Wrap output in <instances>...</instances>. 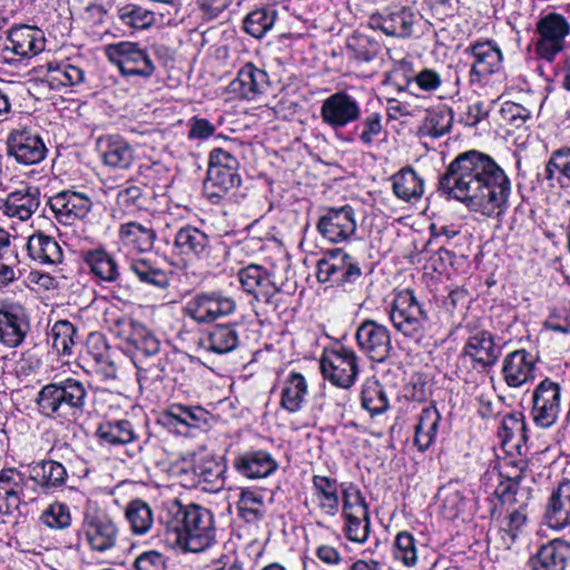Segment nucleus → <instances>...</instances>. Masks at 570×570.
Segmentation results:
<instances>
[{
  "label": "nucleus",
  "mask_w": 570,
  "mask_h": 570,
  "mask_svg": "<svg viewBox=\"0 0 570 570\" xmlns=\"http://www.w3.org/2000/svg\"><path fill=\"white\" fill-rule=\"evenodd\" d=\"M438 191L471 212L501 219L509 208L511 181L490 155L471 149L446 166L439 177Z\"/></svg>",
  "instance_id": "f257e3e1"
},
{
  "label": "nucleus",
  "mask_w": 570,
  "mask_h": 570,
  "mask_svg": "<svg viewBox=\"0 0 570 570\" xmlns=\"http://www.w3.org/2000/svg\"><path fill=\"white\" fill-rule=\"evenodd\" d=\"M161 522L164 541L171 548L200 552L215 542L214 515L198 504L184 505L175 499L167 504Z\"/></svg>",
  "instance_id": "f03ea898"
},
{
  "label": "nucleus",
  "mask_w": 570,
  "mask_h": 570,
  "mask_svg": "<svg viewBox=\"0 0 570 570\" xmlns=\"http://www.w3.org/2000/svg\"><path fill=\"white\" fill-rule=\"evenodd\" d=\"M89 384L75 377L48 383L37 394L38 411L53 421L79 423L89 413Z\"/></svg>",
  "instance_id": "7ed1b4c3"
},
{
  "label": "nucleus",
  "mask_w": 570,
  "mask_h": 570,
  "mask_svg": "<svg viewBox=\"0 0 570 570\" xmlns=\"http://www.w3.org/2000/svg\"><path fill=\"white\" fill-rule=\"evenodd\" d=\"M238 159L228 150L214 148L209 153L207 176L204 181V194L213 203L238 188L242 183Z\"/></svg>",
  "instance_id": "20e7f679"
},
{
  "label": "nucleus",
  "mask_w": 570,
  "mask_h": 570,
  "mask_svg": "<svg viewBox=\"0 0 570 570\" xmlns=\"http://www.w3.org/2000/svg\"><path fill=\"white\" fill-rule=\"evenodd\" d=\"M316 277L320 283H332L345 292L362 284L363 272L358 263L342 248L328 249L318 259Z\"/></svg>",
  "instance_id": "39448f33"
},
{
  "label": "nucleus",
  "mask_w": 570,
  "mask_h": 570,
  "mask_svg": "<svg viewBox=\"0 0 570 570\" xmlns=\"http://www.w3.org/2000/svg\"><path fill=\"white\" fill-rule=\"evenodd\" d=\"M79 535L85 539L95 552H106L117 546L119 528L115 519L96 505H87L83 510Z\"/></svg>",
  "instance_id": "423d86ee"
},
{
  "label": "nucleus",
  "mask_w": 570,
  "mask_h": 570,
  "mask_svg": "<svg viewBox=\"0 0 570 570\" xmlns=\"http://www.w3.org/2000/svg\"><path fill=\"white\" fill-rule=\"evenodd\" d=\"M534 33L537 55L552 62L566 48V39L570 35V22L561 13L548 12L535 22Z\"/></svg>",
  "instance_id": "0eeeda50"
},
{
  "label": "nucleus",
  "mask_w": 570,
  "mask_h": 570,
  "mask_svg": "<svg viewBox=\"0 0 570 570\" xmlns=\"http://www.w3.org/2000/svg\"><path fill=\"white\" fill-rule=\"evenodd\" d=\"M46 39L42 30L28 24L13 26L7 31L0 60L16 66L26 59H31L45 50Z\"/></svg>",
  "instance_id": "6e6552de"
},
{
  "label": "nucleus",
  "mask_w": 570,
  "mask_h": 570,
  "mask_svg": "<svg viewBox=\"0 0 570 570\" xmlns=\"http://www.w3.org/2000/svg\"><path fill=\"white\" fill-rule=\"evenodd\" d=\"M173 245L178 255L205 261L208 265L218 264L219 252L226 254L223 242L191 225L175 233Z\"/></svg>",
  "instance_id": "1a4fd4ad"
},
{
  "label": "nucleus",
  "mask_w": 570,
  "mask_h": 570,
  "mask_svg": "<svg viewBox=\"0 0 570 570\" xmlns=\"http://www.w3.org/2000/svg\"><path fill=\"white\" fill-rule=\"evenodd\" d=\"M106 55L125 77L150 78L156 70L148 50L136 42L121 41L109 45Z\"/></svg>",
  "instance_id": "9d476101"
},
{
  "label": "nucleus",
  "mask_w": 570,
  "mask_h": 570,
  "mask_svg": "<svg viewBox=\"0 0 570 570\" xmlns=\"http://www.w3.org/2000/svg\"><path fill=\"white\" fill-rule=\"evenodd\" d=\"M320 367L326 380L343 389L351 387L358 374L355 352L340 344L324 350Z\"/></svg>",
  "instance_id": "9b49d317"
},
{
  "label": "nucleus",
  "mask_w": 570,
  "mask_h": 570,
  "mask_svg": "<svg viewBox=\"0 0 570 570\" xmlns=\"http://www.w3.org/2000/svg\"><path fill=\"white\" fill-rule=\"evenodd\" d=\"M390 318L394 327L404 336L415 338L422 336L429 316L413 291L405 289L395 296Z\"/></svg>",
  "instance_id": "f8f14e48"
},
{
  "label": "nucleus",
  "mask_w": 570,
  "mask_h": 570,
  "mask_svg": "<svg viewBox=\"0 0 570 570\" xmlns=\"http://www.w3.org/2000/svg\"><path fill=\"white\" fill-rule=\"evenodd\" d=\"M420 13L412 6L393 4L370 16L368 24L390 37L409 38L414 24L420 21Z\"/></svg>",
  "instance_id": "ddd939ff"
},
{
  "label": "nucleus",
  "mask_w": 570,
  "mask_h": 570,
  "mask_svg": "<svg viewBox=\"0 0 570 570\" xmlns=\"http://www.w3.org/2000/svg\"><path fill=\"white\" fill-rule=\"evenodd\" d=\"M320 115L323 124L337 131L360 120L362 109L352 92L338 90L323 100Z\"/></svg>",
  "instance_id": "4468645a"
},
{
  "label": "nucleus",
  "mask_w": 570,
  "mask_h": 570,
  "mask_svg": "<svg viewBox=\"0 0 570 570\" xmlns=\"http://www.w3.org/2000/svg\"><path fill=\"white\" fill-rule=\"evenodd\" d=\"M531 417L541 429L551 428L558 420L561 407V386L550 379L542 380L533 390Z\"/></svg>",
  "instance_id": "2eb2a0df"
},
{
  "label": "nucleus",
  "mask_w": 570,
  "mask_h": 570,
  "mask_svg": "<svg viewBox=\"0 0 570 570\" xmlns=\"http://www.w3.org/2000/svg\"><path fill=\"white\" fill-rule=\"evenodd\" d=\"M237 278L242 289L252 295L257 302L272 306L275 311L278 306L275 297L281 288L273 279V273L258 264H249L237 272Z\"/></svg>",
  "instance_id": "dca6fc26"
},
{
  "label": "nucleus",
  "mask_w": 570,
  "mask_h": 570,
  "mask_svg": "<svg viewBox=\"0 0 570 570\" xmlns=\"http://www.w3.org/2000/svg\"><path fill=\"white\" fill-rule=\"evenodd\" d=\"M316 229L333 244L350 239L356 232L354 208L350 205L325 208L317 220Z\"/></svg>",
  "instance_id": "f3484780"
},
{
  "label": "nucleus",
  "mask_w": 570,
  "mask_h": 570,
  "mask_svg": "<svg viewBox=\"0 0 570 570\" xmlns=\"http://www.w3.org/2000/svg\"><path fill=\"white\" fill-rule=\"evenodd\" d=\"M236 308L233 298L217 292L195 295L186 305L185 314L197 323H210L220 316L232 314Z\"/></svg>",
  "instance_id": "a211bd4d"
},
{
  "label": "nucleus",
  "mask_w": 570,
  "mask_h": 570,
  "mask_svg": "<svg viewBox=\"0 0 570 570\" xmlns=\"http://www.w3.org/2000/svg\"><path fill=\"white\" fill-rule=\"evenodd\" d=\"M355 338L360 350L374 362H384L393 348L387 327L373 320H365L358 325Z\"/></svg>",
  "instance_id": "6ab92c4d"
},
{
  "label": "nucleus",
  "mask_w": 570,
  "mask_h": 570,
  "mask_svg": "<svg viewBox=\"0 0 570 570\" xmlns=\"http://www.w3.org/2000/svg\"><path fill=\"white\" fill-rule=\"evenodd\" d=\"M7 147L8 155L23 165L39 164L48 151L42 138L27 127L11 130L7 138Z\"/></svg>",
  "instance_id": "aec40b11"
},
{
  "label": "nucleus",
  "mask_w": 570,
  "mask_h": 570,
  "mask_svg": "<svg viewBox=\"0 0 570 570\" xmlns=\"http://www.w3.org/2000/svg\"><path fill=\"white\" fill-rule=\"evenodd\" d=\"M510 463L513 464L517 471L513 473L500 471L501 480L494 490V495L503 505L509 508L519 507V504L528 507L532 499V488L523 484L528 465L523 461L519 463L511 461Z\"/></svg>",
  "instance_id": "412c9836"
},
{
  "label": "nucleus",
  "mask_w": 570,
  "mask_h": 570,
  "mask_svg": "<svg viewBox=\"0 0 570 570\" xmlns=\"http://www.w3.org/2000/svg\"><path fill=\"white\" fill-rule=\"evenodd\" d=\"M48 204L56 219L66 226L85 219L94 206L88 195L73 190H62L53 195L49 198Z\"/></svg>",
  "instance_id": "4be33fe9"
},
{
  "label": "nucleus",
  "mask_w": 570,
  "mask_h": 570,
  "mask_svg": "<svg viewBox=\"0 0 570 570\" xmlns=\"http://www.w3.org/2000/svg\"><path fill=\"white\" fill-rule=\"evenodd\" d=\"M462 356H469L472 360L474 370L488 372L498 363L501 347L495 344L491 332L480 330L468 337Z\"/></svg>",
  "instance_id": "5701e85b"
},
{
  "label": "nucleus",
  "mask_w": 570,
  "mask_h": 570,
  "mask_svg": "<svg viewBox=\"0 0 570 570\" xmlns=\"http://www.w3.org/2000/svg\"><path fill=\"white\" fill-rule=\"evenodd\" d=\"M570 564V541L552 539L538 547L528 561L529 570H567Z\"/></svg>",
  "instance_id": "b1692460"
},
{
  "label": "nucleus",
  "mask_w": 570,
  "mask_h": 570,
  "mask_svg": "<svg viewBox=\"0 0 570 570\" xmlns=\"http://www.w3.org/2000/svg\"><path fill=\"white\" fill-rule=\"evenodd\" d=\"M465 52L471 53L474 62L470 70L471 82H481L483 78L498 72L502 63V52L493 40L476 41Z\"/></svg>",
  "instance_id": "393cba45"
},
{
  "label": "nucleus",
  "mask_w": 570,
  "mask_h": 570,
  "mask_svg": "<svg viewBox=\"0 0 570 570\" xmlns=\"http://www.w3.org/2000/svg\"><path fill=\"white\" fill-rule=\"evenodd\" d=\"M30 330L26 309L18 304L0 308V343L8 347L19 346Z\"/></svg>",
  "instance_id": "a878e982"
},
{
  "label": "nucleus",
  "mask_w": 570,
  "mask_h": 570,
  "mask_svg": "<svg viewBox=\"0 0 570 570\" xmlns=\"http://www.w3.org/2000/svg\"><path fill=\"white\" fill-rule=\"evenodd\" d=\"M538 357L524 348L509 353L502 363V374L510 387L521 385L534 380Z\"/></svg>",
  "instance_id": "bb28decb"
},
{
  "label": "nucleus",
  "mask_w": 570,
  "mask_h": 570,
  "mask_svg": "<svg viewBox=\"0 0 570 570\" xmlns=\"http://www.w3.org/2000/svg\"><path fill=\"white\" fill-rule=\"evenodd\" d=\"M96 436L101 443L112 446L132 445L134 452L130 454L131 456L140 453L146 444V441H140L132 423L128 420H115L100 423L96 430Z\"/></svg>",
  "instance_id": "cd10ccee"
},
{
  "label": "nucleus",
  "mask_w": 570,
  "mask_h": 570,
  "mask_svg": "<svg viewBox=\"0 0 570 570\" xmlns=\"http://www.w3.org/2000/svg\"><path fill=\"white\" fill-rule=\"evenodd\" d=\"M233 466L242 476L256 480L272 475L278 469V463L268 451L249 450L238 454L233 460Z\"/></svg>",
  "instance_id": "c85d7f7f"
},
{
  "label": "nucleus",
  "mask_w": 570,
  "mask_h": 570,
  "mask_svg": "<svg viewBox=\"0 0 570 570\" xmlns=\"http://www.w3.org/2000/svg\"><path fill=\"white\" fill-rule=\"evenodd\" d=\"M269 87V77L263 69L253 63L243 66L237 77L229 83V91L243 99H254Z\"/></svg>",
  "instance_id": "c756f323"
},
{
  "label": "nucleus",
  "mask_w": 570,
  "mask_h": 570,
  "mask_svg": "<svg viewBox=\"0 0 570 570\" xmlns=\"http://www.w3.org/2000/svg\"><path fill=\"white\" fill-rule=\"evenodd\" d=\"M544 519L549 528L563 530L570 525V480L564 479L547 502Z\"/></svg>",
  "instance_id": "7c9ffc66"
},
{
  "label": "nucleus",
  "mask_w": 570,
  "mask_h": 570,
  "mask_svg": "<svg viewBox=\"0 0 570 570\" xmlns=\"http://www.w3.org/2000/svg\"><path fill=\"white\" fill-rule=\"evenodd\" d=\"M40 191L37 187H27L22 190L10 193L1 209L8 217H17L20 220L29 219L39 208Z\"/></svg>",
  "instance_id": "2f4dec72"
},
{
  "label": "nucleus",
  "mask_w": 570,
  "mask_h": 570,
  "mask_svg": "<svg viewBox=\"0 0 570 570\" xmlns=\"http://www.w3.org/2000/svg\"><path fill=\"white\" fill-rule=\"evenodd\" d=\"M104 163L114 168L127 169L134 161V149L120 136L109 135L98 141Z\"/></svg>",
  "instance_id": "473e14b6"
},
{
  "label": "nucleus",
  "mask_w": 570,
  "mask_h": 570,
  "mask_svg": "<svg viewBox=\"0 0 570 570\" xmlns=\"http://www.w3.org/2000/svg\"><path fill=\"white\" fill-rule=\"evenodd\" d=\"M27 250L32 261L43 265H57L63 257L58 242L42 232H37L28 238Z\"/></svg>",
  "instance_id": "72a5a7b5"
},
{
  "label": "nucleus",
  "mask_w": 570,
  "mask_h": 570,
  "mask_svg": "<svg viewBox=\"0 0 570 570\" xmlns=\"http://www.w3.org/2000/svg\"><path fill=\"white\" fill-rule=\"evenodd\" d=\"M236 323L216 324L212 326L203 345L216 354H227L236 350L239 345V334Z\"/></svg>",
  "instance_id": "f704fd0d"
},
{
  "label": "nucleus",
  "mask_w": 570,
  "mask_h": 570,
  "mask_svg": "<svg viewBox=\"0 0 570 570\" xmlns=\"http://www.w3.org/2000/svg\"><path fill=\"white\" fill-rule=\"evenodd\" d=\"M156 232L148 224L128 222L119 228V239L125 246H130L138 252H148L154 247Z\"/></svg>",
  "instance_id": "c9c22d12"
},
{
  "label": "nucleus",
  "mask_w": 570,
  "mask_h": 570,
  "mask_svg": "<svg viewBox=\"0 0 570 570\" xmlns=\"http://www.w3.org/2000/svg\"><path fill=\"white\" fill-rule=\"evenodd\" d=\"M393 191L404 202L417 200L424 193V180L412 167H404L392 176Z\"/></svg>",
  "instance_id": "e433bc0d"
},
{
  "label": "nucleus",
  "mask_w": 570,
  "mask_h": 570,
  "mask_svg": "<svg viewBox=\"0 0 570 570\" xmlns=\"http://www.w3.org/2000/svg\"><path fill=\"white\" fill-rule=\"evenodd\" d=\"M312 484L318 508L328 515H335L340 509L337 480L330 476L313 475Z\"/></svg>",
  "instance_id": "4c0bfd02"
},
{
  "label": "nucleus",
  "mask_w": 570,
  "mask_h": 570,
  "mask_svg": "<svg viewBox=\"0 0 570 570\" xmlns=\"http://www.w3.org/2000/svg\"><path fill=\"white\" fill-rule=\"evenodd\" d=\"M67 476L66 468L56 460H42L31 469V479L46 491L65 485Z\"/></svg>",
  "instance_id": "58836bf2"
},
{
  "label": "nucleus",
  "mask_w": 570,
  "mask_h": 570,
  "mask_svg": "<svg viewBox=\"0 0 570 570\" xmlns=\"http://www.w3.org/2000/svg\"><path fill=\"white\" fill-rule=\"evenodd\" d=\"M129 271L137 278L147 285L158 288H165L169 285L168 273L160 266L157 261L150 258H132L129 262Z\"/></svg>",
  "instance_id": "ea45409f"
},
{
  "label": "nucleus",
  "mask_w": 570,
  "mask_h": 570,
  "mask_svg": "<svg viewBox=\"0 0 570 570\" xmlns=\"http://www.w3.org/2000/svg\"><path fill=\"white\" fill-rule=\"evenodd\" d=\"M544 179L553 186L556 181L561 188L570 187V147H562L551 153L544 167Z\"/></svg>",
  "instance_id": "a19ab883"
},
{
  "label": "nucleus",
  "mask_w": 570,
  "mask_h": 570,
  "mask_svg": "<svg viewBox=\"0 0 570 570\" xmlns=\"http://www.w3.org/2000/svg\"><path fill=\"white\" fill-rule=\"evenodd\" d=\"M307 394V383L301 373L292 372L286 381L281 394V406L289 413L301 410L304 399Z\"/></svg>",
  "instance_id": "79ce46f5"
},
{
  "label": "nucleus",
  "mask_w": 570,
  "mask_h": 570,
  "mask_svg": "<svg viewBox=\"0 0 570 570\" xmlns=\"http://www.w3.org/2000/svg\"><path fill=\"white\" fill-rule=\"evenodd\" d=\"M277 10L274 6H265L252 10L243 20V30L254 38L264 37L275 24Z\"/></svg>",
  "instance_id": "37998d69"
},
{
  "label": "nucleus",
  "mask_w": 570,
  "mask_h": 570,
  "mask_svg": "<svg viewBox=\"0 0 570 570\" xmlns=\"http://www.w3.org/2000/svg\"><path fill=\"white\" fill-rule=\"evenodd\" d=\"M441 415L436 407H425L422 410L419 423L415 426L414 444L420 451L428 450L433 443Z\"/></svg>",
  "instance_id": "c03bdc74"
},
{
  "label": "nucleus",
  "mask_w": 570,
  "mask_h": 570,
  "mask_svg": "<svg viewBox=\"0 0 570 570\" xmlns=\"http://www.w3.org/2000/svg\"><path fill=\"white\" fill-rule=\"evenodd\" d=\"M199 484L208 491H217L224 487V473L226 465L215 459H204L193 468Z\"/></svg>",
  "instance_id": "a18cd8bd"
},
{
  "label": "nucleus",
  "mask_w": 570,
  "mask_h": 570,
  "mask_svg": "<svg viewBox=\"0 0 570 570\" xmlns=\"http://www.w3.org/2000/svg\"><path fill=\"white\" fill-rule=\"evenodd\" d=\"M125 517L134 534H146L153 527L154 513L149 504L140 499L130 501L125 510Z\"/></svg>",
  "instance_id": "49530a36"
},
{
  "label": "nucleus",
  "mask_w": 570,
  "mask_h": 570,
  "mask_svg": "<svg viewBox=\"0 0 570 570\" xmlns=\"http://www.w3.org/2000/svg\"><path fill=\"white\" fill-rule=\"evenodd\" d=\"M353 134L365 147H372L374 142L385 134L383 115L380 111H365V116L357 120Z\"/></svg>",
  "instance_id": "de8ad7c7"
},
{
  "label": "nucleus",
  "mask_w": 570,
  "mask_h": 570,
  "mask_svg": "<svg viewBox=\"0 0 570 570\" xmlns=\"http://www.w3.org/2000/svg\"><path fill=\"white\" fill-rule=\"evenodd\" d=\"M85 262L91 272L105 282H115L119 276L118 264L104 249H95L87 253Z\"/></svg>",
  "instance_id": "09e8293b"
},
{
  "label": "nucleus",
  "mask_w": 570,
  "mask_h": 570,
  "mask_svg": "<svg viewBox=\"0 0 570 570\" xmlns=\"http://www.w3.org/2000/svg\"><path fill=\"white\" fill-rule=\"evenodd\" d=\"M452 124V109L448 106H439L428 110L423 122V130L428 136L439 138L451 130Z\"/></svg>",
  "instance_id": "8fccbe9b"
},
{
  "label": "nucleus",
  "mask_w": 570,
  "mask_h": 570,
  "mask_svg": "<svg viewBox=\"0 0 570 570\" xmlns=\"http://www.w3.org/2000/svg\"><path fill=\"white\" fill-rule=\"evenodd\" d=\"M78 331L69 321L62 320L53 324L50 338L53 350L58 354H70L72 346L76 344Z\"/></svg>",
  "instance_id": "3c124183"
},
{
  "label": "nucleus",
  "mask_w": 570,
  "mask_h": 570,
  "mask_svg": "<svg viewBox=\"0 0 570 570\" xmlns=\"http://www.w3.org/2000/svg\"><path fill=\"white\" fill-rule=\"evenodd\" d=\"M361 403L372 416L382 414L389 409V400L383 386L377 382H370L363 386Z\"/></svg>",
  "instance_id": "603ef678"
},
{
  "label": "nucleus",
  "mask_w": 570,
  "mask_h": 570,
  "mask_svg": "<svg viewBox=\"0 0 570 570\" xmlns=\"http://www.w3.org/2000/svg\"><path fill=\"white\" fill-rule=\"evenodd\" d=\"M345 525L344 533L350 541L363 543L366 541L370 529V512L364 509H357V514H344Z\"/></svg>",
  "instance_id": "864d4df0"
},
{
  "label": "nucleus",
  "mask_w": 570,
  "mask_h": 570,
  "mask_svg": "<svg viewBox=\"0 0 570 570\" xmlns=\"http://www.w3.org/2000/svg\"><path fill=\"white\" fill-rule=\"evenodd\" d=\"M116 205L124 215H135L145 208L146 197L140 187L129 186L118 191Z\"/></svg>",
  "instance_id": "5fc2aeb1"
},
{
  "label": "nucleus",
  "mask_w": 570,
  "mask_h": 570,
  "mask_svg": "<svg viewBox=\"0 0 570 570\" xmlns=\"http://www.w3.org/2000/svg\"><path fill=\"white\" fill-rule=\"evenodd\" d=\"M118 18L125 26L140 30L148 28L154 21L151 11L134 3H128L118 9Z\"/></svg>",
  "instance_id": "6e6d98bb"
},
{
  "label": "nucleus",
  "mask_w": 570,
  "mask_h": 570,
  "mask_svg": "<svg viewBox=\"0 0 570 570\" xmlns=\"http://www.w3.org/2000/svg\"><path fill=\"white\" fill-rule=\"evenodd\" d=\"M40 521L50 529H67L71 524L69 507L61 502H53L42 512Z\"/></svg>",
  "instance_id": "4d7b16f0"
},
{
  "label": "nucleus",
  "mask_w": 570,
  "mask_h": 570,
  "mask_svg": "<svg viewBox=\"0 0 570 570\" xmlns=\"http://www.w3.org/2000/svg\"><path fill=\"white\" fill-rule=\"evenodd\" d=\"M129 345L136 350V356L141 355L144 357H150L158 354L160 350V342L142 324L136 330V333H134Z\"/></svg>",
  "instance_id": "13d9d810"
},
{
  "label": "nucleus",
  "mask_w": 570,
  "mask_h": 570,
  "mask_svg": "<svg viewBox=\"0 0 570 570\" xmlns=\"http://www.w3.org/2000/svg\"><path fill=\"white\" fill-rule=\"evenodd\" d=\"M347 48L353 51L356 60L365 62L372 61L381 51L379 41L363 35L352 37Z\"/></svg>",
  "instance_id": "bf43d9fd"
},
{
  "label": "nucleus",
  "mask_w": 570,
  "mask_h": 570,
  "mask_svg": "<svg viewBox=\"0 0 570 570\" xmlns=\"http://www.w3.org/2000/svg\"><path fill=\"white\" fill-rule=\"evenodd\" d=\"M415 542L414 537L410 532H400L394 541V558L407 567L414 566L417 561Z\"/></svg>",
  "instance_id": "052dcab7"
},
{
  "label": "nucleus",
  "mask_w": 570,
  "mask_h": 570,
  "mask_svg": "<svg viewBox=\"0 0 570 570\" xmlns=\"http://www.w3.org/2000/svg\"><path fill=\"white\" fill-rule=\"evenodd\" d=\"M509 509L510 511L502 522V530L511 538V541L514 542L528 522L527 507L519 504V507Z\"/></svg>",
  "instance_id": "680f3d73"
},
{
  "label": "nucleus",
  "mask_w": 570,
  "mask_h": 570,
  "mask_svg": "<svg viewBox=\"0 0 570 570\" xmlns=\"http://www.w3.org/2000/svg\"><path fill=\"white\" fill-rule=\"evenodd\" d=\"M341 489L343 497V514H357V509L362 508L364 511H368L365 498L356 485L353 483H342Z\"/></svg>",
  "instance_id": "e2e57ef3"
},
{
  "label": "nucleus",
  "mask_w": 570,
  "mask_h": 570,
  "mask_svg": "<svg viewBox=\"0 0 570 570\" xmlns=\"http://www.w3.org/2000/svg\"><path fill=\"white\" fill-rule=\"evenodd\" d=\"M255 504H263V499L249 490L242 491L238 501V515L247 522L258 521L263 513Z\"/></svg>",
  "instance_id": "0e129e2a"
},
{
  "label": "nucleus",
  "mask_w": 570,
  "mask_h": 570,
  "mask_svg": "<svg viewBox=\"0 0 570 570\" xmlns=\"http://www.w3.org/2000/svg\"><path fill=\"white\" fill-rule=\"evenodd\" d=\"M520 428L523 429V413L513 412L507 414L502 419L501 426L498 432L502 443L508 444L509 442H513L514 444L520 434Z\"/></svg>",
  "instance_id": "69168bd1"
},
{
  "label": "nucleus",
  "mask_w": 570,
  "mask_h": 570,
  "mask_svg": "<svg viewBox=\"0 0 570 570\" xmlns=\"http://www.w3.org/2000/svg\"><path fill=\"white\" fill-rule=\"evenodd\" d=\"M403 76V82L406 86L412 83L416 85L419 89L423 91H434L440 88L442 83V78L439 72L434 69L424 68L417 73L414 75L413 78H409L405 75Z\"/></svg>",
  "instance_id": "338daca9"
},
{
  "label": "nucleus",
  "mask_w": 570,
  "mask_h": 570,
  "mask_svg": "<svg viewBox=\"0 0 570 570\" xmlns=\"http://www.w3.org/2000/svg\"><path fill=\"white\" fill-rule=\"evenodd\" d=\"M109 331L119 338H122L127 344L134 337V333L141 325L131 317L126 315L112 316L109 321Z\"/></svg>",
  "instance_id": "774afa93"
}]
</instances>
